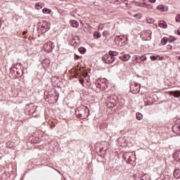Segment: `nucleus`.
<instances>
[{
  "label": "nucleus",
  "instance_id": "nucleus-2",
  "mask_svg": "<svg viewBox=\"0 0 180 180\" xmlns=\"http://www.w3.org/2000/svg\"><path fill=\"white\" fill-rule=\"evenodd\" d=\"M50 30V23L47 22V21H42L41 22L38 23L37 32L41 34L43 33H46L49 32Z\"/></svg>",
  "mask_w": 180,
  "mask_h": 180
},
{
  "label": "nucleus",
  "instance_id": "nucleus-1",
  "mask_svg": "<svg viewBox=\"0 0 180 180\" xmlns=\"http://www.w3.org/2000/svg\"><path fill=\"white\" fill-rule=\"evenodd\" d=\"M77 115L79 119H86L89 116V109L85 106H82L79 108Z\"/></svg>",
  "mask_w": 180,
  "mask_h": 180
},
{
  "label": "nucleus",
  "instance_id": "nucleus-17",
  "mask_svg": "<svg viewBox=\"0 0 180 180\" xmlns=\"http://www.w3.org/2000/svg\"><path fill=\"white\" fill-rule=\"evenodd\" d=\"M157 9L161 12H165V6H164V5L158 6Z\"/></svg>",
  "mask_w": 180,
  "mask_h": 180
},
{
  "label": "nucleus",
  "instance_id": "nucleus-35",
  "mask_svg": "<svg viewBox=\"0 0 180 180\" xmlns=\"http://www.w3.org/2000/svg\"><path fill=\"white\" fill-rule=\"evenodd\" d=\"M140 58H141V56H136V63H140Z\"/></svg>",
  "mask_w": 180,
  "mask_h": 180
},
{
  "label": "nucleus",
  "instance_id": "nucleus-41",
  "mask_svg": "<svg viewBox=\"0 0 180 180\" xmlns=\"http://www.w3.org/2000/svg\"><path fill=\"white\" fill-rule=\"evenodd\" d=\"M122 140H123V139L120 138V139H118V142H119V143H122Z\"/></svg>",
  "mask_w": 180,
  "mask_h": 180
},
{
  "label": "nucleus",
  "instance_id": "nucleus-13",
  "mask_svg": "<svg viewBox=\"0 0 180 180\" xmlns=\"http://www.w3.org/2000/svg\"><path fill=\"white\" fill-rule=\"evenodd\" d=\"M143 102H144V103L146 106H148V105H150L153 103V102H151V101H150V98H145L143 99Z\"/></svg>",
  "mask_w": 180,
  "mask_h": 180
},
{
  "label": "nucleus",
  "instance_id": "nucleus-27",
  "mask_svg": "<svg viewBox=\"0 0 180 180\" xmlns=\"http://www.w3.org/2000/svg\"><path fill=\"white\" fill-rule=\"evenodd\" d=\"M146 19H147L148 23H154V22H155L154 18H147Z\"/></svg>",
  "mask_w": 180,
  "mask_h": 180
},
{
  "label": "nucleus",
  "instance_id": "nucleus-8",
  "mask_svg": "<svg viewBox=\"0 0 180 180\" xmlns=\"http://www.w3.org/2000/svg\"><path fill=\"white\" fill-rule=\"evenodd\" d=\"M130 55L124 54L122 56H120V59L122 60V61H129V60H130Z\"/></svg>",
  "mask_w": 180,
  "mask_h": 180
},
{
  "label": "nucleus",
  "instance_id": "nucleus-28",
  "mask_svg": "<svg viewBox=\"0 0 180 180\" xmlns=\"http://www.w3.org/2000/svg\"><path fill=\"white\" fill-rule=\"evenodd\" d=\"M105 103H106L107 108H115V106L112 104H111L110 103H109L108 101H106Z\"/></svg>",
  "mask_w": 180,
  "mask_h": 180
},
{
  "label": "nucleus",
  "instance_id": "nucleus-16",
  "mask_svg": "<svg viewBox=\"0 0 180 180\" xmlns=\"http://www.w3.org/2000/svg\"><path fill=\"white\" fill-rule=\"evenodd\" d=\"M172 95H173V96H174V98H179V96H180V91H172Z\"/></svg>",
  "mask_w": 180,
  "mask_h": 180
},
{
  "label": "nucleus",
  "instance_id": "nucleus-24",
  "mask_svg": "<svg viewBox=\"0 0 180 180\" xmlns=\"http://www.w3.org/2000/svg\"><path fill=\"white\" fill-rule=\"evenodd\" d=\"M43 13H51V9L47 8H44L43 9Z\"/></svg>",
  "mask_w": 180,
  "mask_h": 180
},
{
  "label": "nucleus",
  "instance_id": "nucleus-33",
  "mask_svg": "<svg viewBox=\"0 0 180 180\" xmlns=\"http://www.w3.org/2000/svg\"><path fill=\"white\" fill-rule=\"evenodd\" d=\"M139 6H141L143 8H146V6H147V4H146L145 3H141L139 4Z\"/></svg>",
  "mask_w": 180,
  "mask_h": 180
},
{
  "label": "nucleus",
  "instance_id": "nucleus-15",
  "mask_svg": "<svg viewBox=\"0 0 180 180\" xmlns=\"http://www.w3.org/2000/svg\"><path fill=\"white\" fill-rule=\"evenodd\" d=\"M172 130L173 131H175L176 134H179V125H174Z\"/></svg>",
  "mask_w": 180,
  "mask_h": 180
},
{
  "label": "nucleus",
  "instance_id": "nucleus-14",
  "mask_svg": "<svg viewBox=\"0 0 180 180\" xmlns=\"http://www.w3.org/2000/svg\"><path fill=\"white\" fill-rule=\"evenodd\" d=\"M101 36L102 35L101 34V32H99L98 31H96L94 33V39H101Z\"/></svg>",
  "mask_w": 180,
  "mask_h": 180
},
{
  "label": "nucleus",
  "instance_id": "nucleus-6",
  "mask_svg": "<svg viewBox=\"0 0 180 180\" xmlns=\"http://www.w3.org/2000/svg\"><path fill=\"white\" fill-rule=\"evenodd\" d=\"M130 91L131 94H139L140 92V84L134 83L130 86Z\"/></svg>",
  "mask_w": 180,
  "mask_h": 180
},
{
  "label": "nucleus",
  "instance_id": "nucleus-40",
  "mask_svg": "<svg viewBox=\"0 0 180 180\" xmlns=\"http://www.w3.org/2000/svg\"><path fill=\"white\" fill-rule=\"evenodd\" d=\"M149 2H150L151 4H154V2H155V0H148Z\"/></svg>",
  "mask_w": 180,
  "mask_h": 180
},
{
  "label": "nucleus",
  "instance_id": "nucleus-26",
  "mask_svg": "<svg viewBox=\"0 0 180 180\" xmlns=\"http://www.w3.org/2000/svg\"><path fill=\"white\" fill-rule=\"evenodd\" d=\"M109 103H110L111 105H112V106H116V100L115 99H110L108 101Z\"/></svg>",
  "mask_w": 180,
  "mask_h": 180
},
{
  "label": "nucleus",
  "instance_id": "nucleus-45",
  "mask_svg": "<svg viewBox=\"0 0 180 180\" xmlns=\"http://www.w3.org/2000/svg\"><path fill=\"white\" fill-rule=\"evenodd\" d=\"M126 154H127V153H124V154H123V156H122V157H123V158H124V159H126V158H125V157H126Z\"/></svg>",
  "mask_w": 180,
  "mask_h": 180
},
{
  "label": "nucleus",
  "instance_id": "nucleus-18",
  "mask_svg": "<svg viewBox=\"0 0 180 180\" xmlns=\"http://www.w3.org/2000/svg\"><path fill=\"white\" fill-rule=\"evenodd\" d=\"M72 27H77L78 26H79V23L78 22V21L74 20L72 21Z\"/></svg>",
  "mask_w": 180,
  "mask_h": 180
},
{
  "label": "nucleus",
  "instance_id": "nucleus-51",
  "mask_svg": "<svg viewBox=\"0 0 180 180\" xmlns=\"http://www.w3.org/2000/svg\"><path fill=\"white\" fill-rule=\"evenodd\" d=\"M178 59L180 60V56H178Z\"/></svg>",
  "mask_w": 180,
  "mask_h": 180
},
{
  "label": "nucleus",
  "instance_id": "nucleus-47",
  "mask_svg": "<svg viewBox=\"0 0 180 180\" xmlns=\"http://www.w3.org/2000/svg\"><path fill=\"white\" fill-rule=\"evenodd\" d=\"M108 148H109V147L107 148L106 149H105L104 151H108Z\"/></svg>",
  "mask_w": 180,
  "mask_h": 180
},
{
  "label": "nucleus",
  "instance_id": "nucleus-23",
  "mask_svg": "<svg viewBox=\"0 0 180 180\" xmlns=\"http://www.w3.org/2000/svg\"><path fill=\"white\" fill-rule=\"evenodd\" d=\"M136 119L138 120H141V119H143V114L140 113V112H137L136 113Z\"/></svg>",
  "mask_w": 180,
  "mask_h": 180
},
{
  "label": "nucleus",
  "instance_id": "nucleus-3",
  "mask_svg": "<svg viewBox=\"0 0 180 180\" xmlns=\"http://www.w3.org/2000/svg\"><path fill=\"white\" fill-rule=\"evenodd\" d=\"M102 61L105 63V64H112L116 60V58L110 55V53L108 54H105L104 56H102Z\"/></svg>",
  "mask_w": 180,
  "mask_h": 180
},
{
  "label": "nucleus",
  "instance_id": "nucleus-19",
  "mask_svg": "<svg viewBox=\"0 0 180 180\" xmlns=\"http://www.w3.org/2000/svg\"><path fill=\"white\" fill-rule=\"evenodd\" d=\"M13 146H15V144L11 141L6 143L7 148H13Z\"/></svg>",
  "mask_w": 180,
  "mask_h": 180
},
{
  "label": "nucleus",
  "instance_id": "nucleus-39",
  "mask_svg": "<svg viewBox=\"0 0 180 180\" xmlns=\"http://www.w3.org/2000/svg\"><path fill=\"white\" fill-rule=\"evenodd\" d=\"M177 34H179V36H180V27L177 30Z\"/></svg>",
  "mask_w": 180,
  "mask_h": 180
},
{
  "label": "nucleus",
  "instance_id": "nucleus-7",
  "mask_svg": "<svg viewBox=\"0 0 180 180\" xmlns=\"http://www.w3.org/2000/svg\"><path fill=\"white\" fill-rule=\"evenodd\" d=\"M81 75H82V77L85 78L88 77V73L82 72V70L79 69V70H77V72L75 74V78H80Z\"/></svg>",
  "mask_w": 180,
  "mask_h": 180
},
{
  "label": "nucleus",
  "instance_id": "nucleus-29",
  "mask_svg": "<svg viewBox=\"0 0 180 180\" xmlns=\"http://www.w3.org/2000/svg\"><path fill=\"white\" fill-rule=\"evenodd\" d=\"M147 60V56L145 55L141 56L140 60L141 61H146Z\"/></svg>",
  "mask_w": 180,
  "mask_h": 180
},
{
  "label": "nucleus",
  "instance_id": "nucleus-22",
  "mask_svg": "<svg viewBox=\"0 0 180 180\" xmlns=\"http://www.w3.org/2000/svg\"><path fill=\"white\" fill-rule=\"evenodd\" d=\"M79 52L81 53V54H85V51H86V49L84 47H80L78 49Z\"/></svg>",
  "mask_w": 180,
  "mask_h": 180
},
{
  "label": "nucleus",
  "instance_id": "nucleus-48",
  "mask_svg": "<svg viewBox=\"0 0 180 180\" xmlns=\"http://www.w3.org/2000/svg\"><path fill=\"white\" fill-rule=\"evenodd\" d=\"M124 144H126V140H123Z\"/></svg>",
  "mask_w": 180,
  "mask_h": 180
},
{
  "label": "nucleus",
  "instance_id": "nucleus-42",
  "mask_svg": "<svg viewBox=\"0 0 180 180\" xmlns=\"http://www.w3.org/2000/svg\"><path fill=\"white\" fill-rule=\"evenodd\" d=\"M103 150H104V148H102V147L100 148L101 153H102V151H103Z\"/></svg>",
  "mask_w": 180,
  "mask_h": 180
},
{
  "label": "nucleus",
  "instance_id": "nucleus-21",
  "mask_svg": "<svg viewBox=\"0 0 180 180\" xmlns=\"http://www.w3.org/2000/svg\"><path fill=\"white\" fill-rule=\"evenodd\" d=\"M102 34H103V37H109L110 34L109 33L108 30H105L103 32Z\"/></svg>",
  "mask_w": 180,
  "mask_h": 180
},
{
  "label": "nucleus",
  "instance_id": "nucleus-31",
  "mask_svg": "<svg viewBox=\"0 0 180 180\" xmlns=\"http://www.w3.org/2000/svg\"><path fill=\"white\" fill-rule=\"evenodd\" d=\"M150 58L152 61H155V60H157V58H158V56H155L153 55V56H150Z\"/></svg>",
  "mask_w": 180,
  "mask_h": 180
},
{
  "label": "nucleus",
  "instance_id": "nucleus-25",
  "mask_svg": "<svg viewBox=\"0 0 180 180\" xmlns=\"http://www.w3.org/2000/svg\"><path fill=\"white\" fill-rule=\"evenodd\" d=\"M168 41V38H162L161 43L162 44V46H165V44H167V42Z\"/></svg>",
  "mask_w": 180,
  "mask_h": 180
},
{
  "label": "nucleus",
  "instance_id": "nucleus-46",
  "mask_svg": "<svg viewBox=\"0 0 180 180\" xmlns=\"http://www.w3.org/2000/svg\"><path fill=\"white\" fill-rule=\"evenodd\" d=\"M148 33L149 34H151V31L148 30Z\"/></svg>",
  "mask_w": 180,
  "mask_h": 180
},
{
  "label": "nucleus",
  "instance_id": "nucleus-5",
  "mask_svg": "<svg viewBox=\"0 0 180 180\" xmlns=\"http://www.w3.org/2000/svg\"><path fill=\"white\" fill-rule=\"evenodd\" d=\"M115 40H117V41L121 42L122 44L126 45L128 44L129 39H127V37L126 35H117L115 37Z\"/></svg>",
  "mask_w": 180,
  "mask_h": 180
},
{
  "label": "nucleus",
  "instance_id": "nucleus-44",
  "mask_svg": "<svg viewBox=\"0 0 180 180\" xmlns=\"http://www.w3.org/2000/svg\"><path fill=\"white\" fill-rule=\"evenodd\" d=\"M27 33V32L24 31V32H22V34L25 36V34H26Z\"/></svg>",
  "mask_w": 180,
  "mask_h": 180
},
{
  "label": "nucleus",
  "instance_id": "nucleus-4",
  "mask_svg": "<svg viewBox=\"0 0 180 180\" xmlns=\"http://www.w3.org/2000/svg\"><path fill=\"white\" fill-rule=\"evenodd\" d=\"M96 86L101 91H103L108 88V84H106V81L105 79H98L96 82Z\"/></svg>",
  "mask_w": 180,
  "mask_h": 180
},
{
  "label": "nucleus",
  "instance_id": "nucleus-34",
  "mask_svg": "<svg viewBox=\"0 0 180 180\" xmlns=\"http://www.w3.org/2000/svg\"><path fill=\"white\" fill-rule=\"evenodd\" d=\"M176 22H180V14H179L176 16Z\"/></svg>",
  "mask_w": 180,
  "mask_h": 180
},
{
  "label": "nucleus",
  "instance_id": "nucleus-49",
  "mask_svg": "<svg viewBox=\"0 0 180 180\" xmlns=\"http://www.w3.org/2000/svg\"><path fill=\"white\" fill-rule=\"evenodd\" d=\"M168 47H169V49H171V47H172V46L169 45Z\"/></svg>",
  "mask_w": 180,
  "mask_h": 180
},
{
  "label": "nucleus",
  "instance_id": "nucleus-38",
  "mask_svg": "<svg viewBox=\"0 0 180 180\" xmlns=\"http://www.w3.org/2000/svg\"><path fill=\"white\" fill-rule=\"evenodd\" d=\"M80 84H84V79L81 78L79 79Z\"/></svg>",
  "mask_w": 180,
  "mask_h": 180
},
{
  "label": "nucleus",
  "instance_id": "nucleus-12",
  "mask_svg": "<svg viewBox=\"0 0 180 180\" xmlns=\"http://www.w3.org/2000/svg\"><path fill=\"white\" fill-rule=\"evenodd\" d=\"M159 26L160 27H162L163 29H167V22L164 20H161L159 22Z\"/></svg>",
  "mask_w": 180,
  "mask_h": 180
},
{
  "label": "nucleus",
  "instance_id": "nucleus-32",
  "mask_svg": "<svg viewBox=\"0 0 180 180\" xmlns=\"http://www.w3.org/2000/svg\"><path fill=\"white\" fill-rule=\"evenodd\" d=\"M103 24H100L99 25H98V29L100 30H103Z\"/></svg>",
  "mask_w": 180,
  "mask_h": 180
},
{
  "label": "nucleus",
  "instance_id": "nucleus-30",
  "mask_svg": "<svg viewBox=\"0 0 180 180\" xmlns=\"http://www.w3.org/2000/svg\"><path fill=\"white\" fill-rule=\"evenodd\" d=\"M140 180H148V177L147 176V174H144L143 176H141Z\"/></svg>",
  "mask_w": 180,
  "mask_h": 180
},
{
  "label": "nucleus",
  "instance_id": "nucleus-20",
  "mask_svg": "<svg viewBox=\"0 0 180 180\" xmlns=\"http://www.w3.org/2000/svg\"><path fill=\"white\" fill-rule=\"evenodd\" d=\"M108 54H110V56H112V57H115V56H117L119 54V52L117 51H110L108 52Z\"/></svg>",
  "mask_w": 180,
  "mask_h": 180
},
{
  "label": "nucleus",
  "instance_id": "nucleus-9",
  "mask_svg": "<svg viewBox=\"0 0 180 180\" xmlns=\"http://www.w3.org/2000/svg\"><path fill=\"white\" fill-rule=\"evenodd\" d=\"M141 37L142 40H143V41H149V40H151V36H150V35H148L147 37L144 34H141Z\"/></svg>",
  "mask_w": 180,
  "mask_h": 180
},
{
  "label": "nucleus",
  "instance_id": "nucleus-37",
  "mask_svg": "<svg viewBox=\"0 0 180 180\" xmlns=\"http://www.w3.org/2000/svg\"><path fill=\"white\" fill-rule=\"evenodd\" d=\"M36 6H37V9H41V6H40V5L36 4Z\"/></svg>",
  "mask_w": 180,
  "mask_h": 180
},
{
  "label": "nucleus",
  "instance_id": "nucleus-50",
  "mask_svg": "<svg viewBox=\"0 0 180 180\" xmlns=\"http://www.w3.org/2000/svg\"><path fill=\"white\" fill-rule=\"evenodd\" d=\"M179 134H180V126L179 125Z\"/></svg>",
  "mask_w": 180,
  "mask_h": 180
},
{
  "label": "nucleus",
  "instance_id": "nucleus-43",
  "mask_svg": "<svg viewBox=\"0 0 180 180\" xmlns=\"http://www.w3.org/2000/svg\"><path fill=\"white\" fill-rule=\"evenodd\" d=\"M37 109V107H35L33 113L36 112Z\"/></svg>",
  "mask_w": 180,
  "mask_h": 180
},
{
  "label": "nucleus",
  "instance_id": "nucleus-11",
  "mask_svg": "<svg viewBox=\"0 0 180 180\" xmlns=\"http://www.w3.org/2000/svg\"><path fill=\"white\" fill-rule=\"evenodd\" d=\"M174 178H176V179H180V170L179 169L174 170Z\"/></svg>",
  "mask_w": 180,
  "mask_h": 180
},
{
  "label": "nucleus",
  "instance_id": "nucleus-36",
  "mask_svg": "<svg viewBox=\"0 0 180 180\" xmlns=\"http://www.w3.org/2000/svg\"><path fill=\"white\" fill-rule=\"evenodd\" d=\"M175 40V38H173V39H169V40H167L168 43H174Z\"/></svg>",
  "mask_w": 180,
  "mask_h": 180
},
{
  "label": "nucleus",
  "instance_id": "nucleus-10",
  "mask_svg": "<svg viewBox=\"0 0 180 180\" xmlns=\"http://www.w3.org/2000/svg\"><path fill=\"white\" fill-rule=\"evenodd\" d=\"M174 158H176V161L180 162V151L175 153L173 155Z\"/></svg>",
  "mask_w": 180,
  "mask_h": 180
}]
</instances>
